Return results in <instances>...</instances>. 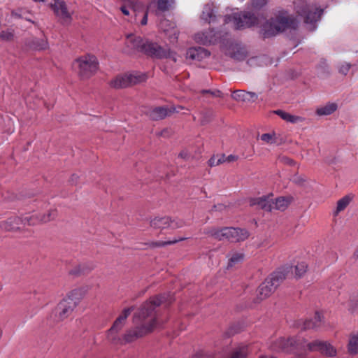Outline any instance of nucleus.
Returning <instances> with one entry per match:
<instances>
[{"mask_svg":"<svg viewBox=\"0 0 358 358\" xmlns=\"http://www.w3.org/2000/svg\"><path fill=\"white\" fill-rule=\"evenodd\" d=\"M266 3V0H253L252 6L255 8H260Z\"/></svg>","mask_w":358,"mask_h":358,"instance_id":"8fccbe9b","label":"nucleus"},{"mask_svg":"<svg viewBox=\"0 0 358 358\" xmlns=\"http://www.w3.org/2000/svg\"><path fill=\"white\" fill-rule=\"evenodd\" d=\"M185 225V222L178 218L171 219L169 217H155L150 221V226L156 229H177Z\"/></svg>","mask_w":358,"mask_h":358,"instance_id":"ddd939ff","label":"nucleus"},{"mask_svg":"<svg viewBox=\"0 0 358 358\" xmlns=\"http://www.w3.org/2000/svg\"><path fill=\"white\" fill-rule=\"evenodd\" d=\"M352 199V197L350 195H346L342 197L337 201L336 209L333 212V215L336 217L338 214L343 211L350 204Z\"/></svg>","mask_w":358,"mask_h":358,"instance_id":"c85d7f7f","label":"nucleus"},{"mask_svg":"<svg viewBox=\"0 0 358 358\" xmlns=\"http://www.w3.org/2000/svg\"><path fill=\"white\" fill-rule=\"evenodd\" d=\"M186 239H187V238H185V237L180 238L178 239L174 238L173 240L169 241H161V242H159V243H156V245L159 246V247H162V246H165V245H167L174 244V243H178L179 241H184V240H186Z\"/></svg>","mask_w":358,"mask_h":358,"instance_id":"c03bdc74","label":"nucleus"},{"mask_svg":"<svg viewBox=\"0 0 358 358\" xmlns=\"http://www.w3.org/2000/svg\"><path fill=\"white\" fill-rule=\"evenodd\" d=\"M224 24H232L235 29L249 28L259 23V18L250 12L234 13L231 15H225Z\"/></svg>","mask_w":358,"mask_h":358,"instance_id":"423d86ee","label":"nucleus"},{"mask_svg":"<svg viewBox=\"0 0 358 358\" xmlns=\"http://www.w3.org/2000/svg\"><path fill=\"white\" fill-rule=\"evenodd\" d=\"M215 7L213 4H206L203 9L201 18L202 20L208 23L213 22L216 20Z\"/></svg>","mask_w":358,"mask_h":358,"instance_id":"393cba45","label":"nucleus"},{"mask_svg":"<svg viewBox=\"0 0 358 358\" xmlns=\"http://www.w3.org/2000/svg\"><path fill=\"white\" fill-rule=\"evenodd\" d=\"M23 225L20 217H11L0 223V227L5 231H16Z\"/></svg>","mask_w":358,"mask_h":358,"instance_id":"4be33fe9","label":"nucleus"},{"mask_svg":"<svg viewBox=\"0 0 358 358\" xmlns=\"http://www.w3.org/2000/svg\"><path fill=\"white\" fill-rule=\"evenodd\" d=\"M228 257V268H231L236 265L241 264L245 259V254L240 251H231L227 255Z\"/></svg>","mask_w":358,"mask_h":358,"instance_id":"a878e982","label":"nucleus"},{"mask_svg":"<svg viewBox=\"0 0 358 358\" xmlns=\"http://www.w3.org/2000/svg\"><path fill=\"white\" fill-rule=\"evenodd\" d=\"M224 163H231L235 162L238 159V157L236 155H230L229 156H226L224 155Z\"/></svg>","mask_w":358,"mask_h":358,"instance_id":"09e8293b","label":"nucleus"},{"mask_svg":"<svg viewBox=\"0 0 358 358\" xmlns=\"http://www.w3.org/2000/svg\"><path fill=\"white\" fill-rule=\"evenodd\" d=\"M231 96L237 101L250 103L255 102L258 98L256 93L245 90H236L232 93Z\"/></svg>","mask_w":358,"mask_h":358,"instance_id":"412c9836","label":"nucleus"},{"mask_svg":"<svg viewBox=\"0 0 358 358\" xmlns=\"http://www.w3.org/2000/svg\"><path fill=\"white\" fill-rule=\"evenodd\" d=\"M279 160L280 162H282L285 164H288L290 166H293L294 164H295V162L292 159H290L286 156L280 157L279 158Z\"/></svg>","mask_w":358,"mask_h":358,"instance_id":"de8ad7c7","label":"nucleus"},{"mask_svg":"<svg viewBox=\"0 0 358 358\" xmlns=\"http://www.w3.org/2000/svg\"><path fill=\"white\" fill-rule=\"evenodd\" d=\"M174 0H158L157 8L161 11H166L169 9Z\"/></svg>","mask_w":358,"mask_h":358,"instance_id":"4c0bfd02","label":"nucleus"},{"mask_svg":"<svg viewBox=\"0 0 358 358\" xmlns=\"http://www.w3.org/2000/svg\"><path fill=\"white\" fill-rule=\"evenodd\" d=\"M262 141L268 143H274V135L266 133L264 134L261 136Z\"/></svg>","mask_w":358,"mask_h":358,"instance_id":"a18cd8bd","label":"nucleus"},{"mask_svg":"<svg viewBox=\"0 0 358 358\" xmlns=\"http://www.w3.org/2000/svg\"><path fill=\"white\" fill-rule=\"evenodd\" d=\"M125 43L127 48L126 51L128 53L142 52L152 58H169L175 62L177 61L176 53L170 51L169 49L140 36L129 34L127 36Z\"/></svg>","mask_w":358,"mask_h":358,"instance_id":"f257e3e1","label":"nucleus"},{"mask_svg":"<svg viewBox=\"0 0 358 358\" xmlns=\"http://www.w3.org/2000/svg\"><path fill=\"white\" fill-rule=\"evenodd\" d=\"M272 195L262 196L259 198L258 205L265 210L271 211L273 209L284 211L286 210L292 201V196H280L275 199L271 198Z\"/></svg>","mask_w":358,"mask_h":358,"instance_id":"1a4fd4ad","label":"nucleus"},{"mask_svg":"<svg viewBox=\"0 0 358 358\" xmlns=\"http://www.w3.org/2000/svg\"><path fill=\"white\" fill-rule=\"evenodd\" d=\"M296 27L297 21L294 18L289 15H278L264 22L260 27V33L264 38H270L287 29Z\"/></svg>","mask_w":358,"mask_h":358,"instance_id":"f03ea898","label":"nucleus"},{"mask_svg":"<svg viewBox=\"0 0 358 358\" xmlns=\"http://www.w3.org/2000/svg\"><path fill=\"white\" fill-rule=\"evenodd\" d=\"M48 43L45 38H35L33 41V47L37 50H45L48 48Z\"/></svg>","mask_w":358,"mask_h":358,"instance_id":"c9c22d12","label":"nucleus"},{"mask_svg":"<svg viewBox=\"0 0 358 358\" xmlns=\"http://www.w3.org/2000/svg\"><path fill=\"white\" fill-rule=\"evenodd\" d=\"M232 57L238 60H243L246 57V52L244 49L240 48L233 52Z\"/></svg>","mask_w":358,"mask_h":358,"instance_id":"37998d69","label":"nucleus"},{"mask_svg":"<svg viewBox=\"0 0 358 358\" xmlns=\"http://www.w3.org/2000/svg\"><path fill=\"white\" fill-rule=\"evenodd\" d=\"M179 157H181L182 159L188 160L190 157V155L187 151L183 150L179 154Z\"/></svg>","mask_w":358,"mask_h":358,"instance_id":"603ef678","label":"nucleus"},{"mask_svg":"<svg viewBox=\"0 0 358 358\" xmlns=\"http://www.w3.org/2000/svg\"><path fill=\"white\" fill-rule=\"evenodd\" d=\"M27 12L22 9L13 10L11 11V17L15 19L24 18L27 20H29L27 17H25V14Z\"/></svg>","mask_w":358,"mask_h":358,"instance_id":"a19ab883","label":"nucleus"},{"mask_svg":"<svg viewBox=\"0 0 358 358\" xmlns=\"http://www.w3.org/2000/svg\"><path fill=\"white\" fill-rule=\"evenodd\" d=\"M308 348L310 350H318L330 357L334 356L336 354V349L331 345L320 341H315L309 343Z\"/></svg>","mask_w":358,"mask_h":358,"instance_id":"6ab92c4d","label":"nucleus"},{"mask_svg":"<svg viewBox=\"0 0 358 358\" xmlns=\"http://www.w3.org/2000/svg\"><path fill=\"white\" fill-rule=\"evenodd\" d=\"M14 38L13 31L10 29L3 30L0 32V38L5 41H10Z\"/></svg>","mask_w":358,"mask_h":358,"instance_id":"ea45409f","label":"nucleus"},{"mask_svg":"<svg viewBox=\"0 0 358 358\" xmlns=\"http://www.w3.org/2000/svg\"><path fill=\"white\" fill-rule=\"evenodd\" d=\"M75 308L74 304L62 299L55 307L52 317L56 322L63 321L72 314Z\"/></svg>","mask_w":358,"mask_h":358,"instance_id":"2eb2a0df","label":"nucleus"},{"mask_svg":"<svg viewBox=\"0 0 358 358\" xmlns=\"http://www.w3.org/2000/svg\"><path fill=\"white\" fill-rule=\"evenodd\" d=\"M210 52L203 48H191L187 51V57L193 60L201 61L208 57Z\"/></svg>","mask_w":358,"mask_h":358,"instance_id":"5701e85b","label":"nucleus"},{"mask_svg":"<svg viewBox=\"0 0 358 358\" xmlns=\"http://www.w3.org/2000/svg\"><path fill=\"white\" fill-rule=\"evenodd\" d=\"M259 358H276L274 356H271L270 357H268L266 355H261Z\"/></svg>","mask_w":358,"mask_h":358,"instance_id":"6e6d98bb","label":"nucleus"},{"mask_svg":"<svg viewBox=\"0 0 358 358\" xmlns=\"http://www.w3.org/2000/svg\"><path fill=\"white\" fill-rule=\"evenodd\" d=\"M307 264L305 262L297 264L294 266L295 275L297 278L301 277L307 271Z\"/></svg>","mask_w":358,"mask_h":358,"instance_id":"e433bc0d","label":"nucleus"},{"mask_svg":"<svg viewBox=\"0 0 358 358\" xmlns=\"http://www.w3.org/2000/svg\"><path fill=\"white\" fill-rule=\"evenodd\" d=\"M308 348L310 350H318L330 357L334 356L336 354V349L331 345L320 341H315L309 343Z\"/></svg>","mask_w":358,"mask_h":358,"instance_id":"a211bd4d","label":"nucleus"},{"mask_svg":"<svg viewBox=\"0 0 358 358\" xmlns=\"http://www.w3.org/2000/svg\"><path fill=\"white\" fill-rule=\"evenodd\" d=\"M224 154L215 155L210 157L208 160V164L210 167L218 166L221 164H224Z\"/></svg>","mask_w":358,"mask_h":358,"instance_id":"f704fd0d","label":"nucleus"},{"mask_svg":"<svg viewBox=\"0 0 358 358\" xmlns=\"http://www.w3.org/2000/svg\"><path fill=\"white\" fill-rule=\"evenodd\" d=\"M99 65L96 57L90 54L80 56L73 62V67L82 80H87L93 76L97 72Z\"/></svg>","mask_w":358,"mask_h":358,"instance_id":"20e7f679","label":"nucleus"},{"mask_svg":"<svg viewBox=\"0 0 358 358\" xmlns=\"http://www.w3.org/2000/svg\"><path fill=\"white\" fill-rule=\"evenodd\" d=\"M194 39L197 43L203 45L214 44L220 41V34L213 29H209L196 34Z\"/></svg>","mask_w":358,"mask_h":358,"instance_id":"dca6fc26","label":"nucleus"},{"mask_svg":"<svg viewBox=\"0 0 358 358\" xmlns=\"http://www.w3.org/2000/svg\"><path fill=\"white\" fill-rule=\"evenodd\" d=\"M294 6L297 15L303 18L308 29L313 31L316 28L315 23L320 20L323 10L308 3L306 0H294Z\"/></svg>","mask_w":358,"mask_h":358,"instance_id":"7ed1b4c3","label":"nucleus"},{"mask_svg":"<svg viewBox=\"0 0 358 358\" xmlns=\"http://www.w3.org/2000/svg\"><path fill=\"white\" fill-rule=\"evenodd\" d=\"M133 308H124L117 319L114 321L113 326L108 331V338L110 340H115L117 333L124 327L127 317L130 315Z\"/></svg>","mask_w":358,"mask_h":358,"instance_id":"4468645a","label":"nucleus"},{"mask_svg":"<svg viewBox=\"0 0 358 358\" xmlns=\"http://www.w3.org/2000/svg\"><path fill=\"white\" fill-rule=\"evenodd\" d=\"M34 1H43V0H34Z\"/></svg>","mask_w":358,"mask_h":358,"instance_id":"4d7b16f0","label":"nucleus"},{"mask_svg":"<svg viewBox=\"0 0 358 358\" xmlns=\"http://www.w3.org/2000/svg\"><path fill=\"white\" fill-rule=\"evenodd\" d=\"M209 234L217 240H227L234 243L244 241L250 236L246 229L234 227H225L220 229H213L210 231Z\"/></svg>","mask_w":358,"mask_h":358,"instance_id":"39448f33","label":"nucleus"},{"mask_svg":"<svg viewBox=\"0 0 358 358\" xmlns=\"http://www.w3.org/2000/svg\"><path fill=\"white\" fill-rule=\"evenodd\" d=\"M57 215V210L50 207L46 210L45 212L41 213L39 212V217L41 224L47 223L52 220H54Z\"/></svg>","mask_w":358,"mask_h":358,"instance_id":"c756f323","label":"nucleus"},{"mask_svg":"<svg viewBox=\"0 0 358 358\" xmlns=\"http://www.w3.org/2000/svg\"><path fill=\"white\" fill-rule=\"evenodd\" d=\"M202 94H210L213 96L215 97H221L222 96V93L220 90H202Z\"/></svg>","mask_w":358,"mask_h":358,"instance_id":"49530a36","label":"nucleus"},{"mask_svg":"<svg viewBox=\"0 0 358 358\" xmlns=\"http://www.w3.org/2000/svg\"><path fill=\"white\" fill-rule=\"evenodd\" d=\"M274 113L280 116L283 120L292 124L302 122L305 120L303 117L293 115L282 110H277L274 111Z\"/></svg>","mask_w":358,"mask_h":358,"instance_id":"cd10ccee","label":"nucleus"},{"mask_svg":"<svg viewBox=\"0 0 358 358\" xmlns=\"http://www.w3.org/2000/svg\"><path fill=\"white\" fill-rule=\"evenodd\" d=\"M157 326V320L155 317H152L146 324H143L136 329L129 330L124 335V340L127 342H132L137 338L142 337L151 331Z\"/></svg>","mask_w":358,"mask_h":358,"instance_id":"f8f14e48","label":"nucleus"},{"mask_svg":"<svg viewBox=\"0 0 358 358\" xmlns=\"http://www.w3.org/2000/svg\"><path fill=\"white\" fill-rule=\"evenodd\" d=\"M176 111L175 108H170L167 106H159L150 109L148 112V115L152 120H159L164 119Z\"/></svg>","mask_w":358,"mask_h":358,"instance_id":"f3484780","label":"nucleus"},{"mask_svg":"<svg viewBox=\"0 0 358 358\" xmlns=\"http://www.w3.org/2000/svg\"><path fill=\"white\" fill-rule=\"evenodd\" d=\"M295 343L294 338H281L278 341V345L282 351L289 352L293 350Z\"/></svg>","mask_w":358,"mask_h":358,"instance_id":"2f4dec72","label":"nucleus"},{"mask_svg":"<svg viewBox=\"0 0 358 358\" xmlns=\"http://www.w3.org/2000/svg\"><path fill=\"white\" fill-rule=\"evenodd\" d=\"M120 10L125 15H129V10L128 8L126 6H121L120 7Z\"/></svg>","mask_w":358,"mask_h":358,"instance_id":"864d4df0","label":"nucleus"},{"mask_svg":"<svg viewBox=\"0 0 358 358\" xmlns=\"http://www.w3.org/2000/svg\"><path fill=\"white\" fill-rule=\"evenodd\" d=\"M231 358H246L245 347H242L236 350L233 353Z\"/></svg>","mask_w":358,"mask_h":358,"instance_id":"79ce46f5","label":"nucleus"},{"mask_svg":"<svg viewBox=\"0 0 358 358\" xmlns=\"http://www.w3.org/2000/svg\"><path fill=\"white\" fill-rule=\"evenodd\" d=\"M164 31L169 36L171 43H175L178 40V31L173 26L171 30L164 29Z\"/></svg>","mask_w":358,"mask_h":358,"instance_id":"58836bf2","label":"nucleus"},{"mask_svg":"<svg viewBox=\"0 0 358 358\" xmlns=\"http://www.w3.org/2000/svg\"><path fill=\"white\" fill-rule=\"evenodd\" d=\"M148 79V75L145 73L134 72L117 75L110 82V85L115 89H120L130 87Z\"/></svg>","mask_w":358,"mask_h":358,"instance_id":"0eeeda50","label":"nucleus"},{"mask_svg":"<svg viewBox=\"0 0 358 358\" xmlns=\"http://www.w3.org/2000/svg\"><path fill=\"white\" fill-rule=\"evenodd\" d=\"M168 22H169V21H168V20H162V21H161V22H160V27H161V28H162V29H163V27H164V25H166Z\"/></svg>","mask_w":358,"mask_h":358,"instance_id":"5fc2aeb1","label":"nucleus"},{"mask_svg":"<svg viewBox=\"0 0 358 358\" xmlns=\"http://www.w3.org/2000/svg\"><path fill=\"white\" fill-rule=\"evenodd\" d=\"M281 275L280 273H274L267 278L259 287L257 296L260 300L268 297L280 284Z\"/></svg>","mask_w":358,"mask_h":358,"instance_id":"9b49d317","label":"nucleus"},{"mask_svg":"<svg viewBox=\"0 0 358 358\" xmlns=\"http://www.w3.org/2000/svg\"><path fill=\"white\" fill-rule=\"evenodd\" d=\"M337 109V104L335 103H329L324 106L318 108L316 113L320 115H328L332 114Z\"/></svg>","mask_w":358,"mask_h":358,"instance_id":"7c9ffc66","label":"nucleus"},{"mask_svg":"<svg viewBox=\"0 0 358 358\" xmlns=\"http://www.w3.org/2000/svg\"><path fill=\"white\" fill-rule=\"evenodd\" d=\"M350 68V64H343L340 67L339 72L341 73H342L343 75H346L348 73Z\"/></svg>","mask_w":358,"mask_h":358,"instance_id":"3c124183","label":"nucleus"},{"mask_svg":"<svg viewBox=\"0 0 358 358\" xmlns=\"http://www.w3.org/2000/svg\"><path fill=\"white\" fill-rule=\"evenodd\" d=\"M322 318H323V316L321 313H316L314 315L313 321H308L305 324L306 328H308V329L317 328L320 326V323L322 322Z\"/></svg>","mask_w":358,"mask_h":358,"instance_id":"72a5a7b5","label":"nucleus"},{"mask_svg":"<svg viewBox=\"0 0 358 358\" xmlns=\"http://www.w3.org/2000/svg\"><path fill=\"white\" fill-rule=\"evenodd\" d=\"M130 7L133 12L135 13L136 17L139 14L140 11L143 13V18L141 21V25H146L148 23V8L145 10L144 6L141 2L134 1V0L129 1Z\"/></svg>","mask_w":358,"mask_h":358,"instance_id":"b1692460","label":"nucleus"},{"mask_svg":"<svg viewBox=\"0 0 358 358\" xmlns=\"http://www.w3.org/2000/svg\"><path fill=\"white\" fill-rule=\"evenodd\" d=\"M163 301L162 296H156L151 298L149 301L145 302L139 311L136 313L134 317V322L139 324L145 322V320L152 316V314L156 307L161 305Z\"/></svg>","mask_w":358,"mask_h":358,"instance_id":"9d476101","label":"nucleus"},{"mask_svg":"<svg viewBox=\"0 0 358 358\" xmlns=\"http://www.w3.org/2000/svg\"><path fill=\"white\" fill-rule=\"evenodd\" d=\"M348 351L352 355L358 353V334H353L350 336L348 343Z\"/></svg>","mask_w":358,"mask_h":358,"instance_id":"473e14b6","label":"nucleus"},{"mask_svg":"<svg viewBox=\"0 0 358 358\" xmlns=\"http://www.w3.org/2000/svg\"><path fill=\"white\" fill-rule=\"evenodd\" d=\"M85 294V291L83 288H76L69 291L63 299L69 303L74 304V307L76 308Z\"/></svg>","mask_w":358,"mask_h":358,"instance_id":"aec40b11","label":"nucleus"},{"mask_svg":"<svg viewBox=\"0 0 358 358\" xmlns=\"http://www.w3.org/2000/svg\"><path fill=\"white\" fill-rule=\"evenodd\" d=\"M22 218L23 226H35L41 224L39 212H33L24 215Z\"/></svg>","mask_w":358,"mask_h":358,"instance_id":"bb28decb","label":"nucleus"},{"mask_svg":"<svg viewBox=\"0 0 358 358\" xmlns=\"http://www.w3.org/2000/svg\"><path fill=\"white\" fill-rule=\"evenodd\" d=\"M50 8L62 25L69 26L71 24L74 10L64 0H52Z\"/></svg>","mask_w":358,"mask_h":358,"instance_id":"6e6552de","label":"nucleus"}]
</instances>
